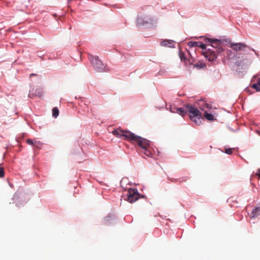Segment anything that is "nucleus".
I'll return each mask as SVG.
<instances>
[{
	"label": "nucleus",
	"instance_id": "obj_3",
	"mask_svg": "<svg viewBox=\"0 0 260 260\" xmlns=\"http://www.w3.org/2000/svg\"><path fill=\"white\" fill-rule=\"evenodd\" d=\"M88 58L92 66L97 72H103L104 71V65L98 56L89 54Z\"/></svg>",
	"mask_w": 260,
	"mask_h": 260
},
{
	"label": "nucleus",
	"instance_id": "obj_21",
	"mask_svg": "<svg viewBox=\"0 0 260 260\" xmlns=\"http://www.w3.org/2000/svg\"><path fill=\"white\" fill-rule=\"evenodd\" d=\"M215 52L216 53H221L223 51V49L221 46V45H220V46H217V48H216L215 49Z\"/></svg>",
	"mask_w": 260,
	"mask_h": 260
},
{
	"label": "nucleus",
	"instance_id": "obj_17",
	"mask_svg": "<svg viewBox=\"0 0 260 260\" xmlns=\"http://www.w3.org/2000/svg\"><path fill=\"white\" fill-rule=\"evenodd\" d=\"M59 115V110L57 107H54L52 109V116L56 118Z\"/></svg>",
	"mask_w": 260,
	"mask_h": 260
},
{
	"label": "nucleus",
	"instance_id": "obj_11",
	"mask_svg": "<svg viewBox=\"0 0 260 260\" xmlns=\"http://www.w3.org/2000/svg\"><path fill=\"white\" fill-rule=\"evenodd\" d=\"M142 153H143L145 155L147 156L151 157L152 155V148L150 146V144L148 147L147 148L143 149L141 151Z\"/></svg>",
	"mask_w": 260,
	"mask_h": 260
},
{
	"label": "nucleus",
	"instance_id": "obj_28",
	"mask_svg": "<svg viewBox=\"0 0 260 260\" xmlns=\"http://www.w3.org/2000/svg\"><path fill=\"white\" fill-rule=\"evenodd\" d=\"M257 83V84H260V78L258 79Z\"/></svg>",
	"mask_w": 260,
	"mask_h": 260
},
{
	"label": "nucleus",
	"instance_id": "obj_27",
	"mask_svg": "<svg viewBox=\"0 0 260 260\" xmlns=\"http://www.w3.org/2000/svg\"><path fill=\"white\" fill-rule=\"evenodd\" d=\"M36 76V74H31L30 75V77H32V76Z\"/></svg>",
	"mask_w": 260,
	"mask_h": 260
},
{
	"label": "nucleus",
	"instance_id": "obj_26",
	"mask_svg": "<svg viewBox=\"0 0 260 260\" xmlns=\"http://www.w3.org/2000/svg\"><path fill=\"white\" fill-rule=\"evenodd\" d=\"M256 175L259 177L260 178V169H258L257 170V172L256 173Z\"/></svg>",
	"mask_w": 260,
	"mask_h": 260
},
{
	"label": "nucleus",
	"instance_id": "obj_22",
	"mask_svg": "<svg viewBox=\"0 0 260 260\" xmlns=\"http://www.w3.org/2000/svg\"><path fill=\"white\" fill-rule=\"evenodd\" d=\"M198 43H199V45L198 47H200V48H201L203 49H206V44H205L201 42H198Z\"/></svg>",
	"mask_w": 260,
	"mask_h": 260
},
{
	"label": "nucleus",
	"instance_id": "obj_7",
	"mask_svg": "<svg viewBox=\"0 0 260 260\" xmlns=\"http://www.w3.org/2000/svg\"><path fill=\"white\" fill-rule=\"evenodd\" d=\"M34 89L32 88L31 90H29L28 97L29 98H32L34 96H37L39 98H41L43 95V91L41 88L36 89L35 91H34Z\"/></svg>",
	"mask_w": 260,
	"mask_h": 260
},
{
	"label": "nucleus",
	"instance_id": "obj_29",
	"mask_svg": "<svg viewBox=\"0 0 260 260\" xmlns=\"http://www.w3.org/2000/svg\"><path fill=\"white\" fill-rule=\"evenodd\" d=\"M141 19H138V22H139V23H140V21H141Z\"/></svg>",
	"mask_w": 260,
	"mask_h": 260
},
{
	"label": "nucleus",
	"instance_id": "obj_12",
	"mask_svg": "<svg viewBox=\"0 0 260 260\" xmlns=\"http://www.w3.org/2000/svg\"><path fill=\"white\" fill-rule=\"evenodd\" d=\"M176 113H178L179 115L182 116H184V115H186L187 113V111H186L185 109V106L184 108H176Z\"/></svg>",
	"mask_w": 260,
	"mask_h": 260
},
{
	"label": "nucleus",
	"instance_id": "obj_2",
	"mask_svg": "<svg viewBox=\"0 0 260 260\" xmlns=\"http://www.w3.org/2000/svg\"><path fill=\"white\" fill-rule=\"evenodd\" d=\"M185 109L191 121L197 125H200L204 120L201 112L197 108L190 105H185Z\"/></svg>",
	"mask_w": 260,
	"mask_h": 260
},
{
	"label": "nucleus",
	"instance_id": "obj_13",
	"mask_svg": "<svg viewBox=\"0 0 260 260\" xmlns=\"http://www.w3.org/2000/svg\"><path fill=\"white\" fill-rule=\"evenodd\" d=\"M210 42L212 43L211 46L213 48H214L215 49L216 48H217V46H220V45H221V43L219 41H218V40H216V39L211 40V39H210Z\"/></svg>",
	"mask_w": 260,
	"mask_h": 260
},
{
	"label": "nucleus",
	"instance_id": "obj_23",
	"mask_svg": "<svg viewBox=\"0 0 260 260\" xmlns=\"http://www.w3.org/2000/svg\"><path fill=\"white\" fill-rule=\"evenodd\" d=\"M5 176V172L4 168L2 167L0 168V178H3Z\"/></svg>",
	"mask_w": 260,
	"mask_h": 260
},
{
	"label": "nucleus",
	"instance_id": "obj_19",
	"mask_svg": "<svg viewBox=\"0 0 260 260\" xmlns=\"http://www.w3.org/2000/svg\"><path fill=\"white\" fill-rule=\"evenodd\" d=\"M251 87L255 89L257 91H260V84H253Z\"/></svg>",
	"mask_w": 260,
	"mask_h": 260
},
{
	"label": "nucleus",
	"instance_id": "obj_5",
	"mask_svg": "<svg viewBox=\"0 0 260 260\" xmlns=\"http://www.w3.org/2000/svg\"><path fill=\"white\" fill-rule=\"evenodd\" d=\"M125 196L126 197V199H124V200H126L129 203H132L138 199L139 194L137 189L129 188Z\"/></svg>",
	"mask_w": 260,
	"mask_h": 260
},
{
	"label": "nucleus",
	"instance_id": "obj_25",
	"mask_svg": "<svg viewBox=\"0 0 260 260\" xmlns=\"http://www.w3.org/2000/svg\"><path fill=\"white\" fill-rule=\"evenodd\" d=\"M26 142L29 145H34V141L31 139H27Z\"/></svg>",
	"mask_w": 260,
	"mask_h": 260
},
{
	"label": "nucleus",
	"instance_id": "obj_1",
	"mask_svg": "<svg viewBox=\"0 0 260 260\" xmlns=\"http://www.w3.org/2000/svg\"><path fill=\"white\" fill-rule=\"evenodd\" d=\"M112 133L117 137L128 141L132 143H136L142 150L148 147L150 144L149 140L136 135L130 131H123L118 128L114 130Z\"/></svg>",
	"mask_w": 260,
	"mask_h": 260
},
{
	"label": "nucleus",
	"instance_id": "obj_16",
	"mask_svg": "<svg viewBox=\"0 0 260 260\" xmlns=\"http://www.w3.org/2000/svg\"><path fill=\"white\" fill-rule=\"evenodd\" d=\"M200 108L202 111H204L206 109H210L211 106L208 104L204 103L203 105L202 104L200 105Z\"/></svg>",
	"mask_w": 260,
	"mask_h": 260
},
{
	"label": "nucleus",
	"instance_id": "obj_9",
	"mask_svg": "<svg viewBox=\"0 0 260 260\" xmlns=\"http://www.w3.org/2000/svg\"><path fill=\"white\" fill-rule=\"evenodd\" d=\"M160 45L164 47H168L170 48L174 47V42L172 40H164L160 42Z\"/></svg>",
	"mask_w": 260,
	"mask_h": 260
},
{
	"label": "nucleus",
	"instance_id": "obj_6",
	"mask_svg": "<svg viewBox=\"0 0 260 260\" xmlns=\"http://www.w3.org/2000/svg\"><path fill=\"white\" fill-rule=\"evenodd\" d=\"M205 56L209 61H212L217 58V53L215 50L208 49V51L205 53Z\"/></svg>",
	"mask_w": 260,
	"mask_h": 260
},
{
	"label": "nucleus",
	"instance_id": "obj_30",
	"mask_svg": "<svg viewBox=\"0 0 260 260\" xmlns=\"http://www.w3.org/2000/svg\"><path fill=\"white\" fill-rule=\"evenodd\" d=\"M149 21H152V19L150 18V19H149Z\"/></svg>",
	"mask_w": 260,
	"mask_h": 260
},
{
	"label": "nucleus",
	"instance_id": "obj_14",
	"mask_svg": "<svg viewBox=\"0 0 260 260\" xmlns=\"http://www.w3.org/2000/svg\"><path fill=\"white\" fill-rule=\"evenodd\" d=\"M193 67L198 69H202L206 68V64L202 61H199L196 64H193Z\"/></svg>",
	"mask_w": 260,
	"mask_h": 260
},
{
	"label": "nucleus",
	"instance_id": "obj_10",
	"mask_svg": "<svg viewBox=\"0 0 260 260\" xmlns=\"http://www.w3.org/2000/svg\"><path fill=\"white\" fill-rule=\"evenodd\" d=\"M179 57L182 61H184L185 65H187V62H188L190 64H192L193 63L190 59H187L185 54L182 52H179Z\"/></svg>",
	"mask_w": 260,
	"mask_h": 260
},
{
	"label": "nucleus",
	"instance_id": "obj_24",
	"mask_svg": "<svg viewBox=\"0 0 260 260\" xmlns=\"http://www.w3.org/2000/svg\"><path fill=\"white\" fill-rule=\"evenodd\" d=\"M233 149L232 148L225 149V152L228 154H231L233 153Z\"/></svg>",
	"mask_w": 260,
	"mask_h": 260
},
{
	"label": "nucleus",
	"instance_id": "obj_20",
	"mask_svg": "<svg viewBox=\"0 0 260 260\" xmlns=\"http://www.w3.org/2000/svg\"><path fill=\"white\" fill-rule=\"evenodd\" d=\"M190 47H198L199 45L198 42L190 41L188 43Z\"/></svg>",
	"mask_w": 260,
	"mask_h": 260
},
{
	"label": "nucleus",
	"instance_id": "obj_15",
	"mask_svg": "<svg viewBox=\"0 0 260 260\" xmlns=\"http://www.w3.org/2000/svg\"><path fill=\"white\" fill-rule=\"evenodd\" d=\"M204 117L208 120H213L214 119V116L211 114H210L209 113H208L207 112L205 111V113H204Z\"/></svg>",
	"mask_w": 260,
	"mask_h": 260
},
{
	"label": "nucleus",
	"instance_id": "obj_18",
	"mask_svg": "<svg viewBox=\"0 0 260 260\" xmlns=\"http://www.w3.org/2000/svg\"><path fill=\"white\" fill-rule=\"evenodd\" d=\"M43 145V143L40 141H34V146L39 149H40Z\"/></svg>",
	"mask_w": 260,
	"mask_h": 260
},
{
	"label": "nucleus",
	"instance_id": "obj_4",
	"mask_svg": "<svg viewBox=\"0 0 260 260\" xmlns=\"http://www.w3.org/2000/svg\"><path fill=\"white\" fill-rule=\"evenodd\" d=\"M231 47L237 52L241 51L244 52L245 53H247L246 52L247 49H248L253 51L255 52L256 55H257L254 49L247 46L244 43H232L231 44Z\"/></svg>",
	"mask_w": 260,
	"mask_h": 260
},
{
	"label": "nucleus",
	"instance_id": "obj_8",
	"mask_svg": "<svg viewBox=\"0 0 260 260\" xmlns=\"http://www.w3.org/2000/svg\"><path fill=\"white\" fill-rule=\"evenodd\" d=\"M260 215V204L255 207L251 211L250 216L251 218H255Z\"/></svg>",
	"mask_w": 260,
	"mask_h": 260
}]
</instances>
